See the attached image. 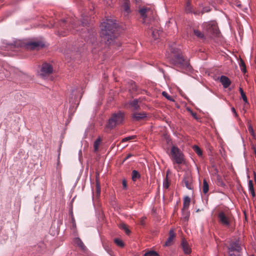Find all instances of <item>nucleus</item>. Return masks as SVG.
I'll return each instance as SVG.
<instances>
[{"label": "nucleus", "mask_w": 256, "mask_h": 256, "mask_svg": "<svg viewBox=\"0 0 256 256\" xmlns=\"http://www.w3.org/2000/svg\"><path fill=\"white\" fill-rule=\"evenodd\" d=\"M102 40L106 44H112L118 34V26L116 20L108 18L100 25Z\"/></svg>", "instance_id": "f257e3e1"}, {"label": "nucleus", "mask_w": 256, "mask_h": 256, "mask_svg": "<svg viewBox=\"0 0 256 256\" xmlns=\"http://www.w3.org/2000/svg\"><path fill=\"white\" fill-rule=\"evenodd\" d=\"M204 27L206 32L204 34L198 29H194L193 32L195 36L198 39L205 41L208 38L218 37L220 34V32L215 22H210L204 24Z\"/></svg>", "instance_id": "f03ea898"}, {"label": "nucleus", "mask_w": 256, "mask_h": 256, "mask_svg": "<svg viewBox=\"0 0 256 256\" xmlns=\"http://www.w3.org/2000/svg\"><path fill=\"white\" fill-rule=\"evenodd\" d=\"M189 60L185 58L180 51L177 50V70L186 72L191 70Z\"/></svg>", "instance_id": "7ed1b4c3"}, {"label": "nucleus", "mask_w": 256, "mask_h": 256, "mask_svg": "<svg viewBox=\"0 0 256 256\" xmlns=\"http://www.w3.org/2000/svg\"><path fill=\"white\" fill-rule=\"evenodd\" d=\"M218 222L224 226L228 227L232 220V216L229 210H220L218 214Z\"/></svg>", "instance_id": "20e7f679"}, {"label": "nucleus", "mask_w": 256, "mask_h": 256, "mask_svg": "<svg viewBox=\"0 0 256 256\" xmlns=\"http://www.w3.org/2000/svg\"><path fill=\"white\" fill-rule=\"evenodd\" d=\"M124 120V113L121 111L113 114L109 118L106 127L110 129L114 128L116 125L121 124Z\"/></svg>", "instance_id": "39448f33"}, {"label": "nucleus", "mask_w": 256, "mask_h": 256, "mask_svg": "<svg viewBox=\"0 0 256 256\" xmlns=\"http://www.w3.org/2000/svg\"><path fill=\"white\" fill-rule=\"evenodd\" d=\"M147 26L148 28L150 30V32H151L153 38L154 40H158L162 33V31L159 27L158 22L154 20H150V24L147 25Z\"/></svg>", "instance_id": "423d86ee"}, {"label": "nucleus", "mask_w": 256, "mask_h": 256, "mask_svg": "<svg viewBox=\"0 0 256 256\" xmlns=\"http://www.w3.org/2000/svg\"><path fill=\"white\" fill-rule=\"evenodd\" d=\"M242 248L238 241L231 242L228 247L229 256H241Z\"/></svg>", "instance_id": "0eeeda50"}, {"label": "nucleus", "mask_w": 256, "mask_h": 256, "mask_svg": "<svg viewBox=\"0 0 256 256\" xmlns=\"http://www.w3.org/2000/svg\"><path fill=\"white\" fill-rule=\"evenodd\" d=\"M138 12L142 18V23L146 26L150 24V20H154L148 18V16L152 14V10L149 8L142 7L139 9Z\"/></svg>", "instance_id": "6e6552de"}, {"label": "nucleus", "mask_w": 256, "mask_h": 256, "mask_svg": "<svg viewBox=\"0 0 256 256\" xmlns=\"http://www.w3.org/2000/svg\"><path fill=\"white\" fill-rule=\"evenodd\" d=\"M177 164H181V166L182 168H178H178L182 169V170H185L188 168V164L184 158V155L182 153L180 150L177 148Z\"/></svg>", "instance_id": "1a4fd4ad"}, {"label": "nucleus", "mask_w": 256, "mask_h": 256, "mask_svg": "<svg viewBox=\"0 0 256 256\" xmlns=\"http://www.w3.org/2000/svg\"><path fill=\"white\" fill-rule=\"evenodd\" d=\"M52 71L53 68L52 66L50 64L45 62L42 65L40 75L42 78H44L46 76L52 74Z\"/></svg>", "instance_id": "9d476101"}, {"label": "nucleus", "mask_w": 256, "mask_h": 256, "mask_svg": "<svg viewBox=\"0 0 256 256\" xmlns=\"http://www.w3.org/2000/svg\"><path fill=\"white\" fill-rule=\"evenodd\" d=\"M96 33L93 31H88L86 34L82 33V36L84 38L86 42H90L92 44H94L96 41Z\"/></svg>", "instance_id": "9b49d317"}, {"label": "nucleus", "mask_w": 256, "mask_h": 256, "mask_svg": "<svg viewBox=\"0 0 256 256\" xmlns=\"http://www.w3.org/2000/svg\"><path fill=\"white\" fill-rule=\"evenodd\" d=\"M184 184L189 190L193 188L192 180L190 174L189 172H186L184 179Z\"/></svg>", "instance_id": "f8f14e48"}, {"label": "nucleus", "mask_w": 256, "mask_h": 256, "mask_svg": "<svg viewBox=\"0 0 256 256\" xmlns=\"http://www.w3.org/2000/svg\"><path fill=\"white\" fill-rule=\"evenodd\" d=\"M78 90L76 89H74L72 90V92L70 94V102L71 103L72 105L74 104H78V102L82 97V94L80 96L79 98L77 96V94H78Z\"/></svg>", "instance_id": "ddd939ff"}, {"label": "nucleus", "mask_w": 256, "mask_h": 256, "mask_svg": "<svg viewBox=\"0 0 256 256\" xmlns=\"http://www.w3.org/2000/svg\"><path fill=\"white\" fill-rule=\"evenodd\" d=\"M28 48L30 50H38L44 46V44L41 41H34L28 42L26 44Z\"/></svg>", "instance_id": "4468645a"}, {"label": "nucleus", "mask_w": 256, "mask_h": 256, "mask_svg": "<svg viewBox=\"0 0 256 256\" xmlns=\"http://www.w3.org/2000/svg\"><path fill=\"white\" fill-rule=\"evenodd\" d=\"M147 117V114L144 112H134L132 116V118L133 120L139 121L142 120H144Z\"/></svg>", "instance_id": "2eb2a0df"}, {"label": "nucleus", "mask_w": 256, "mask_h": 256, "mask_svg": "<svg viewBox=\"0 0 256 256\" xmlns=\"http://www.w3.org/2000/svg\"><path fill=\"white\" fill-rule=\"evenodd\" d=\"M176 234L174 233V229L172 228L170 230L169 232V236L166 241L165 242L164 246H172V244H173V240Z\"/></svg>", "instance_id": "dca6fc26"}, {"label": "nucleus", "mask_w": 256, "mask_h": 256, "mask_svg": "<svg viewBox=\"0 0 256 256\" xmlns=\"http://www.w3.org/2000/svg\"><path fill=\"white\" fill-rule=\"evenodd\" d=\"M167 152L173 161V163L175 164L176 162V148L174 146H173L170 150L168 148Z\"/></svg>", "instance_id": "f3484780"}, {"label": "nucleus", "mask_w": 256, "mask_h": 256, "mask_svg": "<svg viewBox=\"0 0 256 256\" xmlns=\"http://www.w3.org/2000/svg\"><path fill=\"white\" fill-rule=\"evenodd\" d=\"M180 246L184 251V252L186 254H189L191 252V248H190V246L188 243V242L185 240V239H182L180 244Z\"/></svg>", "instance_id": "a211bd4d"}, {"label": "nucleus", "mask_w": 256, "mask_h": 256, "mask_svg": "<svg viewBox=\"0 0 256 256\" xmlns=\"http://www.w3.org/2000/svg\"><path fill=\"white\" fill-rule=\"evenodd\" d=\"M220 82L224 88H228L231 84V81L230 78L224 76H222L220 78Z\"/></svg>", "instance_id": "6ab92c4d"}, {"label": "nucleus", "mask_w": 256, "mask_h": 256, "mask_svg": "<svg viewBox=\"0 0 256 256\" xmlns=\"http://www.w3.org/2000/svg\"><path fill=\"white\" fill-rule=\"evenodd\" d=\"M190 212L188 209H182V216L181 220L184 222H188L190 218Z\"/></svg>", "instance_id": "aec40b11"}, {"label": "nucleus", "mask_w": 256, "mask_h": 256, "mask_svg": "<svg viewBox=\"0 0 256 256\" xmlns=\"http://www.w3.org/2000/svg\"><path fill=\"white\" fill-rule=\"evenodd\" d=\"M122 8L124 16H127L131 12L130 6L126 2L124 3L122 5Z\"/></svg>", "instance_id": "412c9836"}, {"label": "nucleus", "mask_w": 256, "mask_h": 256, "mask_svg": "<svg viewBox=\"0 0 256 256\" xmlns=\"http://www.w3.org/2000/svg\"><path fill=\"white\" fill-rule=\"evenodd\" d=\"M16 46V43L12 44V43H8L6 40H4L2 42V47H4L6 48V50H14Z\"/></svg>", "instance_id": "4be33fe9"}, {"label": "nucleus", "mask_w": 256, "mask_h": 256, "mask_svg": "<svg viewBox=\"0 0 256 256\" xmlns=\"http://www.w3.org/2000/svg\"><path fill=\"white\" fill-rule=\"evenodd\" d=\"M74 244L78 246L82 250H84L86 248L85 246L79 238H76L74 240Z\"/></svg>", "instance_id": "5701e85b"}, {"label": "nucleus", "mask_w": 256, "mask_h": 256, "mask_svg": "<svg viewBox=\"0 0 256 256\" xmlns=\"http://www.w3.org/2000/svg\"><path fill=\"white\" fill-rule=\"evenodd\" d=\"M138 102V100L134 99L133 100L130 102L129 104L134 108V110H138L140 108Z\"/></svg>", "instance_id": "b1692460"}, {"label": "nucleus", "mask_w": 256, "mask_h": 256, "mask_svg": "<svg viewBox=\"0 0 256 256\" xmlns=\"http://www.w3.org/2000/svg\"><path fill=\"white\" fill-rule=\"evenodd\" d=\"M190 199L188 196H186L184 198V204H183V208L184 209H188V207L190 204Z\"/></svg>", "instance_id": "393cba45"}, {"label": "nucleus", "mask_w": 256, "mask_h": 256, "mask_svg": "<svg viewBox=\"0 0 256 256\" xmlns=\"http://www.w3.org/2000/svg\"><path fill=\"white\" fill-rule=\"evenodd\" d=\"M140 178V174L136 170H133L132 174V178L133 181H136V180Z\"/></svg>", "instance_id": "a878e982"}, {"label": "nucleus", "mask_w": 256, "mask_h": 256, "mask_svg": "<svg viewBox=\"0 0 256 256\" xmlns=\"http://www.w3.org/2000/svg\"><path fill=\"white\" fill-rule=\"evenodd\" d=\"M194 8H192L190 2H188L185 6V12L187 14L192 13Z\"/></svg>", "instance_id": "bb28decb"}, {"label": "nucleus", "mask_w": 256, "mask_h": 256, "mask_svg": "<svg viewBox=\"0 0 256 256\" xmlns=\"http://www.w3.org/2000/svg\"><path fill=\"white\" fill-rule=\"evenodd\" d=\"M209 190L208 184L206 180L204 179L203 181V186H202V192L204 194H206Z\"/></svg>", "instance_id": "cd10ccee"}, {"label": "nucleus", "mask_w": 256, "mask_h": 256, "mask_svg": "<svg viewBox=\"0 0 256 256\" xmlns=\"http://www.w3.org/2000/svg\"><path fill=\"white\" fill-rule=\"evenodd\" d=\"M239 91L240 93V94H241V96H242V98L243 100L246 102V103H248V99H247V97L245 94V93L244 92L242 88H239Z\"/></svg>", "instance_id": "c85d7f7f"}, {"label": "nucleus", "mask_w": 256, "mask_h": 256, "mask_svg": "<svg viewBox=\"0 0 256 256\" xmlns=\"http://www.w3.org/2000/svg\"><path fill=\"white\" fill-rule=\"evenodd\" d=\"M120 228L124 230L125 232L127 234H129L130 232V231L128 230V228L127 227V226L124 224H121L120 225Z\"/></svg>", "instance_id": "c756f323"}, {"label": "nucleus", "mask_w": 256, "mask_h": 256, "mask_svg": "<svg viewBox=\"0 0 256 256\" xmlns=\"http://www.w3.org/2000/svg\"><path fill=\"white\" fill-rule=\"evenodd\" d=\"M193 149L194 151L198 154L199 156H202V152L201 149L196 145L194 146Z\"/></svg>", "instance_id": "7c9ffc66"}, {"label": "nucleus", "mask_w": 256, "mask_h": 256, "mask_svg": "<svg viewBox=\"0 0 256 256\" xmlns=\"http://www.w3.org/2000/svg\"><path fill=\"white\" fill-rule=\"evenodd\" d=\"M144 256H160V255L156 251L150 250L146 252Z\"/></svg>", "instance_id": "2f4dec72"}, {"label": "nucleus", "mask_w": 256, "mask_h": 256, "mask_svg": "<svg viewBox=\"0 0 256 256\" xmlns=\"http://www.w3.org/2000/svg\"><path fill=\"white\" fill-rule=\"evenodd\" d=\"M240 66L241 68L242 71L243 72L246 73V64H244V61L242 59L240 60Z\"/></svg>", "instance_id": "473e14b6"}, {"label": "nucleus", "mask_w": 256, "mask_h": 256, "mask_svg": "<svg viewBox=\"0 0 256 256\" xmlns=\"http://www.w3.org/2000/svg\"><path fill=\"white\" fill-rule=\"evenodd\" d=\"M100 138H98L96 139V140L94 142V151L96 152L98 150V146H99V145L100 144Z\"/></svg>", "instance_id": "72a5a7b5"}, {"label": "nucleus", "mask_w": 256, "mask_h": 256, "mask_svg": "<svg viewBox=\"0 0 256 256\" xmlns=\"http://www.w3.org/2000/svg\"><path fill=\"white\" fill-rule=\"evenodd\" d=\"M114 242L115 244L120 247H123L124 246V244L122 240L118 238H115L114 240Z\"/></svg>", "instance_id": "f704fd0d"}, {"label": "nucleus", "mask_w": 256, "mask_h": 256, "mask_svg": "<svg viewBox=\"0 0 256 256\" xmlns=\"http://www.w3.org/2000/svg\"><path fill=\"white\" fill-rule=\"evenodd\" d=\"M248 130L250 134L253 137H254L255 136H254V130L252 126L250 123V122H248Z\"/></svg>", "instance_id": "c9c22d12"}, {"label": "nucleus", "mask_w": 256, "mask_h": 256, "mask_svg": "<svg viewBox=\"0 0 256 256\" xmlns=\"http://www.w3.org/2000/svg\"><path fill=\"white\" fill-rule=\"evenodd\" d=\"M88 18H86V16L84 15H82V19L81 20L82 25L83 26H86L88 24Z\"/></svg>", "instance_id": "e433bc0d"}, {"label": "nucleus", "mask_w": 256, "mask_h": 256, "mask_svg": "<svg viewBox=\"0 0 256 256\" xmlns=\"http://www.w3.org/2000/svg\"><path fill=\"white\" fill-rule=\"evenodd\" d=\"M170 50L171 51V52L172 53V57L175 58H176V48H175V47H174V46H171L170 47Z\"/></svg>", "instance_id": "4c0bfd02"}, {"label": "nucleus", "mask_w": 256, "mask_h": 256, "mask_svg": "<svg viewBox=\"0 0 256 256\" xmlns=\"http://www.w3.org/2000/svg\"><path fill=\"white\" fill-rule=\"evenodd\" d=\"M96 193L98 195H100V186L99 182H96Z\"/></svg>", "instance_id": "58836bf2"}, {"label": "nucleus", "mask_w": 256, "mask_h": 256, "mask_svg": "<svg viewBox=\"0 0 256 256\" xmlns=\"http://www.w3.org/2000/svg\"><path fill=\"white\" fill-rule=\"evenodd\" d=\"M162 94L168 100H172V101H174V100L173 99H172L171 98V97L166 92H162Z\"/></svg>", "instance_id": "ea45409f"}, {"label": "nucleus", "mask_w": 256, "mask_h": 256, "mask_svg": "<svg viewBox=\"0 0 256 256\" xmlns=\"http://www.w3.org/2000/svg\"><path fill=\"white\" fill-rule=\"evenodd\" d=\"M248 188L250 192L254 190V184L252 180L248 181Z\"/></svg>", "instance_id": "a19ab883"}, {"label": "nucleus", "mask_w": 256, "mask_h": 256, "mask_svg": "<svg viewBox=\"0 0 256 256\" xmlns=\"http://www.w3.org/2000/svg\"><path fill=\"white\" fill-rule=\"evenodd\" d=\"M135 137H136L135 136H128V137L122 139V142H124L128 141V140H130L134 139Z\"/></svg>", "instance_id": "79ce46f5"}, {"label": "nucleus", "mask_w": 256, "mask_h": 256, "mask_svg": "<svg viewBox=\"0 0 256 256\" xmlns=\"http://www.w3.org/2000/svg\"><path fill=\"white\" fill-rule=\"evenodd\" d=\"M130 84L132 86V89L134 91L136 90L137 88H136V85L135 83L134 82L132 81V82H130Z\"/></svg>", "instance_id": "37998d69"}, {"label": "nucleus", "mask_w": 256, "mask_h": 256, "mask_svg": "<svg viewBox=\"0 0 256 256\" xmlns=\"http://www.w3.org/2000/svg\"><path fill=\"white\" fill-rule=\"evenodd\" d=\"M66 22V20H62L60 22V26L62 27L63 28L66 27V26H65Z\"/></svg>", "instance_id": "c03bdc74"}, {"label": "nucleus", "mask_w": 256, "mask_h": 256, "mask_svg": "<svg viewBox=\"0 0 256 256\" xmlns=\"http://www.w3.org/2000/svg\"><path fill=\"white\" fill-rule=\"evenodd\" d=\"M192 13L196 16L199 15L200 14H202L201 12H200L199 10H195L194 9L193 10Z\"/></svg>", "instance_id": "a18cd8bd"}, {"label": "nucleus", "mask_w": 256, "mask_h": 256, "mask_svg": "<svg viewBox=\"0 0 256 256\" xmlns=\"http://www.w3.org/2000/svg\"><path fill=\"white\" fill-rule=\"evenodd\" d=\"M122 186H123L124 188L125 189L126 188H127L126 182L124 180H122Z\"/></svg>", "instance_id": "49530a36"}, {"label": "nucleus", "mask_w": 256, "mask_h": 256, "mask_svg": "<svg viewBox=\"0 0 256 256\" xmlns=\"http://www.w3.org/2000/svg\"><path fill=\"white\" fill-rule=\"evenodd\" d=\"M210 11V10L206 8H203V10L201 11V13L202 14H204L205 12H208Z\"/></svg>", "instance_id": "de8ad7c7"}, {"label": "nucleus", "mask_w": 256, "mask_h": 256, "mask_svg": "<svg viewBox=\"0 0 256 256\" xmlns=\"http://www.w3.org/2000/svg\"><path fill=\"white\" fill-rule=\"evenodd\" d=\"M232 111L234 114L236 116H238V114H237L236 112V110H235V108L234 107H232Z\"/></svg>", "instance_id": "09e8293b"}, {"label": "nucleus", "mask_w": 256, "mask_h": 256, "mask_svg": "<svg viewBox=\"0 0 256 256\" xmlns=\"http://www.w3.org/2000/svg\"><path fill=\"white\" fill-rule=\"evenodd\" d=\"M163 186L164 188H168V182H164Z\"/></svg>", "instance_id": "8fccbe9b"}, {"label": "nucleus", "mask_w": 256, "mask_h": 256, "mask_svg": "<svg viewBox=\"0 0 256 256\" xmlns=\"http://www.w3.org/2000/svg\"><path fill=\"white\" fill-rule=\"evenodd\" d=\"M145 219H146L145 217H142V220H141V221H140V224L142 225H144V221Z\"/></svg>", "instance_id": "3c124183"}, {"label": "nucleus", "mask_w": 256, "mask_h": 256, "mask_svg": "<svg viewBox=\"0 0 256 256\" xmlns=\"http://www.w3.org/2000/svg\"><path fill=\"white\" fill-rule=\"evenodd\" d=\"M70 214H71V216H72V222H73V224H75V223H74L75 222H74V216H73L72 212H71Z\"/></svg>", "instance_id": "603ef678"}, {"label": "nucleus", "mask_w": 256, "mask_h": 256, "mask_svg": "<svg viewBox=\"0 0 256 256\" xmlns=\"http://www.w3.org/2000/svg\"><path fill=\"white\" fill-rule=\"evenodd\" d=\"M250 192L252 196V197H254L255 196V192H254V190H251L250 191Z\"/></svg>", "instance_id": "864d4df0"}, {"label": "nucleus", "mask_w": 256, "mask_h": 256, "mask_svg": "<svg viewBox=\"0 0 256 256\" xmlns=\"http://www.w3.org/2000/svg\"><path fill=\"white\" fill-rule=\"evenodd\" d=\"M132 156V154H130L128 155L124 158V160H126L128 158H129L130 156Z\"/></svg>", "instance_id": "5fc2aeb1"}, {"label": "nucleus", "mask_w": 256, "mask_h": 256, "mask_svg": "<svg viewBox=\"0 0 256 256\" xmlns=\"http://www.w3.org/2000/svg\"><path fill=\"white\" fill-rule=\"evenodd\" d=\"M192 116H193L194 118H195V117L196 116V113H192Z\"/></svg>", "instance_id": "6e6d98bb"}, {"label": "nucleus", "mask_w": 256, "mask_h": 256, "mask_svg": "<svg viewBox=\"0 0 256 256\" xmlns=\"http://www.w3.org/2000/svg\"><path fill=\"white\" fill-rule=\"evenodd\" d=\"M71 24L72 25V26L73 27H74V24H74V22H72V23Z\"/></svg>", "instance_id": "4d7b16f0"}, {"label": "nucleus", "mask_w": 256, "mask_h": 256, "mask_svg": "<svg viewBox=\"0 0 256 256\" xmlns=\"http://www.w3.org/2000/svg\"><path fill=\"white\" fill-rule=\"evenodd\" d=\"M180 134H178H178L176 135L177 138H178L180 137Z\"/></svg>", "instance_id": "13d9d810"}, {"label": "nucleus", "mask_w": 256, "mask_h": 256, "mask_svg": "<svg viewBox=\"0 0 256 256\" xmlns=\"http://www.w3.org/2000/svg\"><path fill=\"white\" fill-rule=\"evenodd\" d=\"M61 35H62V36H65V34H61Z\"/></svg>", "instance_id": "bf43d9fd"}, {"label": "nucleus", "mask_w": 256, "mask_h": 256, "mask_svg": "<svg viewBox=\"0 0 256 256\" xmlns=\"http://www.w3.org/2000/svg\"><path fill=\"white\" fill-rule=\"evenodd\" d=\"M199 210H199V209H198V210H196V212H199Z\"/></svg>", "instance_id": "052dcab7"}, {"label": "nucleus", "mask_w": 256, "mask_h": 256, "mask_svg": "<svg viewBox=\"0 0 256 256\" xmlns=\"http://www.w3.org/2000/svg\"><path fill=\"white\" fill-rule=\"evenodd\" d=\"M251 256H254V255H252Z\"/></svg>", "instance_id": "680f3d73"}]
</instances>
